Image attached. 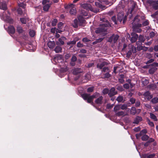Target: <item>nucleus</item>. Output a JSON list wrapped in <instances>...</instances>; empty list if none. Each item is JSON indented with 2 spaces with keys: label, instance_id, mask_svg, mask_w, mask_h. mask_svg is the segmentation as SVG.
<instances>
[{
  "label": "nucleus",
  "instance_id": "obj_39",
  "mask_svg": "<svg viewBox=\"0 0 158 158\" xmlns=\"http://www.w3.org/2000/svg\"><path fill=\"white\" fill-rule=\"evenodd\" d=\"M94 88L93 87H91L88 88L87 89V92L89 93L92 92L94 90Z\"/></svg>",
  "mask_w": 158,
  "mask_h": 158
},
{
  "label": "nucleus",
  "instance_id": "obj_8",
  "mask_svg": "<svg viewBox=\"0 0 158 158\" xmlns=\"http://www.w3.org/2000/svg\"><path fill=\"white\" fill-rule=\"evenodd\" d=\"M117 94V92L115 91V89L113 87L111 88L110 90L109 93H108V95L111 97L114 95L116 94Z\"/></svg>",
  "mask_w": 158,
  "mask_h": 158
},
{
  "label": "nucleus",
  "instance_id": "obj_57",
  "mask_svg": "<svg viewBox=\"0 0 158 158\" xmlns=\"http://www.w3.org/2000/svg\"><path fill=\"white\" fill-rule=\"evenodd\" d=\"M143 46H137V49L138 51H140L143 50Z\"/></svg>",
  "mask_w": 158,
  "mask_h": 158
},
{
  "label": "nucleus",
  "instance_id": "obj_40",
  "mask_svg": "<svg viewBox=\"0 0 158 158\" xmlns=\"http://www.w3.org/2000/svg\"><path fill=\"white\" fill-rule=\"evenodd\" d=\"M18 5L19 6L23 8H24L26 6V4L23 3H18Z\"/></svg>",
  "mask_w": 158,
  "mask_h": 158
},
{
  "label": "nucleus",
  "instance_id": "obj_43",
  "mask_svg": "<svg viewBox=\"0 0 158 158\" xmlns=\"http://www.w3.org/2000/svg\"><path fill=\"white\" fill-rule=\"evenodd\" d=\"M20 21L21 23L23 24H26V19L24 18H22L20 19Z\"/></svg>",
  "mask_w": 158,
  "mask_h": 158
},
{
  "label": "nucleus",
  "instance_id": "obj_49",
  "mask_svg": "<svg viewBox=\"0 0 158 158\" xmlns=\"http://www.w3.org/2000/svg\"><path fill=\"white\" fill-rule=\"evenodd\" d=\"M147 133V131L146 129L142 130L140 132L141 134L142 135L143 134H145Z\"/></svg>",
  "mask_w": 158,
  "mask_h": 158
},
{
  "label": "nucleus",
  "instance_id": "obj_58",
  "mask_svg": "<svg viewBox=\"0 0 158 158\" xmlns=\"http://www.w3.org/2000/svg\"><path fill=\"white\" fill-rule=\"evenodd\" d=\"M145 106L148 109H150L151 108V106L148 104H144Z\"/></svg>",
  "mask_w": 158,
  "mask_h": 158
},
{
  "label": "nucleus",
  "instance_id": "obj_13",
  "mask_svg": "<svg viewBox=\"0 0 158 158\" xmlns=\"http://www.w3.org/2000/svg\"><path fill=\"white\" fill-rule=\"evenodd\" d=\"M82 7L88 10L90 9V10H91V6L90 4H87V3H84L82 4L81 5Z\"/></svg>",
  "mask_w": 158,
  "mask_h": 158
},
{
  "label": "nucleus",
  "instance_id": "obj_26",
  "mask_svg": "<svg viewBox=\"0 0 158 158\" xmlns=\"http://www.w3.org/2000/svg\"><path fill=\"white\" fill-rule=\"evenodd\" d=\"M105 62H102L101 64H98L97 65V68L101 69L105 65Z\"/></svg>",
  "mask_w": 158,
  "mask_h": 158
},
{
  "label": "nucleus",
  "instance_id": "obj_9",
  "mask_svg": "<svg viewBox=\"0 0 158 158\" xmlns=\"http://www.w3.org/2000/svg\"><path fill=\"white\" fill-rule=\"evenodd\" d=\"M143 96H144L145 98L148 100L151 99L152 97V96L151 94L148 91L145 92Z\"/></svg>",
  "mask_w": 158,
  "mask_h": 158
},
{
  "label": "nucleus",
  "instance_id": "obj_38",
  "mask_svg": "<svg viewBox=\"0 0 158 158\" xmlns=\"http://www.w3.org/2000/svg\"><path fill=\"white\" fill-rule=\"evenodd\" d=\"M29 35L32 37H33L35 35V32L33 30L29 32Z\"/></svg>",
  "mask_w": 158,
  "mask_h": 158
},
{
  "label": "nucleus",
  "instance_id": "obj_55",
  "mask_svg": "<svg viewBox=\"0 0 158 158\" xmlns=\"http://www.w3.org/2000/svg\"><path fill=\"white\" fill-rule=\"evenodd\" d=\"M123 87L125 88L128 89L129 87V84L126 83L124 84V85H123Z\"/></svg>",
  "mask_w": 158,
  "mask_h": 158
},
{
  "label": "nucleus",
  "instance_id": "obj_15",
  "mask_svg": "<svg viewBox=\"0 0 158 158\" xmlns=\"http://www.w3.org/2000/svg\"><path fill=\"white\" fill-rule=\"evenodd\" d=\"M128 47L129 49L131 50V51L133 53H135L136 52V49L134 46L132 45H129Z\"/></svg>",
  "mask_w": 158,
  "mask_h": 158
},
{
  "label": "nucleus",
  "instance_id": "obj_27",
  "mask_svg": "<svg viewBox=\"0 0 158 158\" xmlns=\"http://www.w3.org/2000/svg\"><path fill=\"white\" fill-rule=\"evenodd\" d=\"M157 69L155 67H153L150 69L149 70V72L150 73L152 74L156 71Z\"/></svg>",
  "mask_w": 158,
  "mask_h": 158
},
{
  "label": "nucleus",
  "instance_id": "obj_7",
  "mask_svg": "<svg viewBox=\"0 0 158 158\" xmlns=\"http://www.w3.org/2000/svg\"><path fill=\"white\" fill-rule=\"evenodd\" d=\"M132 37L130 39V41L132 43L135 42L138 38V35L135 33H131Z\"/></svg>",
  "mask_w": 158,
  "mask_h": 158
},
{
  "label": "nucleus",
  "instance_id": "obj_24",
  "mask_svg": "<svg viewBox=\"0 0 158 158\" xmlns=\"http://www.w3.org/2000/svg\"><path fill=\"white\" fill-rule=\"evenodd\" d=\"M156 2L153 1L152 0H149L147 1V4L150 6H153L155 4Z\"/></svg>",
  "mask_w": 158,
  "mask_h": 158
},
{
  "label": "nucleus",
  "instance_id": "obj_12",
  "mask_svg": "<svg viewBox=\"0 0 158 158\" xmlns=\"http://www.w3.org/2000/svg\"><path fill=\"white\" fill-rule=\"evenodd\" d=\"M82 71L80 68H76L73 70V73L74 75H77L79 73H81Z\"/></svg>",
  "mask_w": 158,
  "mask_h": 158
},
{
  "label": "nucleus",
  "instance_id": "obj_50",
  "mask_svg": "<svg viewBox=\"0 0 158 158\" xmlns=\"http://www.w3.org/2000/svg\"><path fill=\"white\" fill-rule=\"evenodd\" d=\"M82 41L83 42H89V41H90V40L88 39L87 38H83L82 39Z\"/></svg>",
  "mask_w": 158,
  "mask_h": 158
},
{
  "label": "nucleus",
  "instance_id": "obj_32",
  "mask_svg": "<svg viewBox=\"0 0 158 158\" xmlns=\"http://www.w3.org/2000/svg\"><path fill=\"white\" fill-rule=\"evenodd\" d=\"M151 102L153 104H155L158 102V98L156 97L153 98L151 100Z\"/></svg>",
  "mask_w": 158,
  "mask_h": 158
},
{
  "label": "nucleus",
  "instance_id": "obj_60",
  "mask_svg": "<svg viewBox=\"0 0 158 158\" xmlns=\"http://www.w3.org/2000/svg\"><path fill=\"white\" fill-rule=\"evenodd\" d=\"M94 64L93 63H89L88 64L87 67L88 68H90L94 66Z\"/></svg>",
  "mask_w": 158,
  "mask_h": 158
},
{
  "label": "nucleus",
  "instance_id": "obj_53",
  "mask_svg": "<svg viewBox=\"0 0 158 158\" xmlns=\"http://www.w3.org/2000/svg\"><path fill=\"white\" fill-rule=\"evenodd\" d=\"M140 105V102L139 101H137L135 104V106L137 107L139 106Z\"/></svg>",
  "mask_w": 158,
  "mask_h": 158
},
{
  "label": "nucleus",
  "instance_id": "obj_51",
  "mask_svg": "<svg viewBox=\"0 0 158 158\" xmlns=\"http://www.w3.org/2000/svg\"><path fill=\"white\" fill-rule=\"evenodd\" d=\"M155 155L154 154L150 155L147 156L148 158H155Z\"/></svg>",
  "mask_w": 158,
  "mask_h": 158
},
{
  "label": "nucleus",
  "instance_id": "obj_25",
  "mask_svg": "<svg viewBox=\"0 0 158 158\" xmlns=\"http://www.w3.org/2000/svg\"><path fill=\"white\" fill-rule=\"evenodd\" d=\"M137 111L135 107H132L130 111L131 114L134 115L136 113Z\"/></svg>",
  "mask_w": 158,
  "mask_h": 158
},
{
  "label": "nucleus",
  "instance_id": "obj_62",
  "mask_svg": "<svg viewBox=\"0 0 158 158\" xmlns=\"http://www.w3.org/2000/svg\"><path fill=\"white\" fill-rule=\"evenodd\" d=\"M142 135L140 133L136 135V137L137 139H138Z\"/></svg>",
  "mask_w": 158,
  "mask_h": 158
},
{
  "label": "nucleus",
  "instance_id": "obj_2",
  "mask_svg": "<svg viewBox=\"0 0 158 158\" xmlns=\"http://www.w3.org/2000/svg\"><path fill=\"white\" fill-rule=\"evenodd\" d=\"M138 16H135L134 19V21L132 23V28L134 31L139 32L141 31V30L139 27H142V24L139 23V19L138 18Z\"/></svg>",
  "mask_w": 158,
  "mask_h": 158
},
{
  "label": "nucleus",
  "instance_id": "obj_3",
  "mask_svg": "<svg viewBox=\"0 0 158 158\" xmlns=\"http://www.w3.org/2000/svg\"><path fill=\"white\" fill-rule=\"evenodd\" d=\"M99 95V94L98 93H96L90 96L89 94H84L81 95L82 98L85 100H87L88 103H90L92 102L94 99L98 97Z\"/></svg>",
  "mask_w": 158,
  "mask_h": 158
},
{
  "label": "nucleus",
  "instance_id": "obj_31",
  "mask_svg": "<svg viewBox=\"0 0 158 158\" xmlns=\"http://www.w3.org/2000/svg\"><path fill=\"white\" fill-rule=\"evenodd\" d=\"M150 114L151 118L153 119L154 121L157 120L156 117L154 114L152 113H150Z\"/></svg>",
  "mask_w": 158,
  "mask_h": 158
},
{
  "label": "nucleus",
  "instance_id": "obj_47",
  "mask_svg": "<svg viewBox=\"0 0 158 158\" xmlns=\"http://www.w3.org/2000/svg\"><path fill=\"white\" fill-rule=\"evenodd\" d=\"M112 20L114 22V23L116 24H117L116 17L115 16H113L112 18Z\"/></svg>",
  "mask_w": 158,
  "mask_h": 158
},
{
  "label": "nucleus",
  "instance_id": "obj_33",
  "mask_svg": "<svg viewBox=\"0 0 158 158\" xmlns=\"http://www.w3.org/2000/svg\"><path fill=\"white\" fill-rule=\"evenodd\" d=\"M139 40L140 42H143L145 41V39L143 36L142 35H140L139 36Z\"/></svg>",
  "mask_w": 158,
  "mask_h": 158
},
{
  "label": "nucleus",
  "instance_id": "obj_37",
  "mask_svg": "<svg viewBox=\"0 0 158 158\" xmlns=\"http://www.w3.org/2000/svg\"><path fill=\"white\" fill-rule=\"evenodd\" d=\"M109 90L108 89L106 88L104 89L102 91V93L104 94H108L109 93Z\"/></svg>",
  "mask_w": 158,
  "mask_h": 158
},
{
  "label": "nucleus",
  "instance_id": "obj_6",
  "mask_svg": "<svg viewBox=\"0 0 158 158\" xmlns=\"http://www.w3.org/2000/svg\"><path fill=\"white\" fill-rule=\"evenodd\" d=\"M119 37V36L118 35H114L113 34L109 38L108 42L111 43L113 41L114 43H115L116 42Z\"/></svg>",
  "mask_w": 158,
  "mask_h": 158
},
{
  "label": "nucleus",
  "instance_id": "obj_22",
  "mask_svg": "<svg viewBox=\"0 0 158 158\" xmlns=\"http://www.w3.org/2000/svg\"><path fill=\"white\" fill-rule=\"evenodd\" d=\"M50 5L49 3H47L44 5L43 10L45 11H48L50 7Z\"/></svg>",
  "mask_w": 158,
  "mask_h": 158
},
{
  "label": "nucleus",
  "instance_id": "obj_52",
  "mask_svg": "<svg viewBox=\"0 0 158 158\" xmlns=\"http://www.w3.org/2000/svg\"><path fill=\"white\" fill-rule=\"evenodd\" d=\"M135 101V98H131L130 99V102L132 104H134Z\"/></svg>",
  "mask_w": 158,
  "mask_h": 158
},
{
  "label": "nucleus",
  "instance_id": "obj_64",
  "mask_svg": "<svg viewBox=\"0 0 158 158\" xmlns=\"http://www.w3.org/2000/svg\"><path fill=\"white\" fill-rule=\"evenodd\" d=\"M154 50L156 51H158V46H155L154 47Z\"/></svg>",
  "mask_w": 158,
  "mask_h": 158
},
{
  "label": "nucleus",
  "instance_id": "obj_20",
  "mask_svg": "<svg viewBox=\"0 0 158 158\" xmlns=\"http://www.w3.org/2000/svg\"><path fill=\"white\" fill-rule=\"evenodd\" d=\"M142 84L144 86L147 85L149 83L148 81L145 78H143L142 79Z\"/></svg>",
  "mask_w": 158,
  "mask_h": 158
},
{
  "label": "nucleus",
  "instance_id": "obj_17",
  "mask_svg": "<svg viewBox=\"0 0 158 158\" xmlns=\"http://www.w3.org/2000/svg\"><path fill=\"white\" fill-rule=\"evenodd\" d=\"M142 120V118L141 117L137 116L134 119L133 123H134L138 124Z\"/></svg>",
  "mask_w": 158,
  "mask_h": 158
},
{
  "label": "nucleus",
  "instance_id": "obj_41",
  "mask_svg": "<svg viewBox=\"0 0 158 158\" xmlns=\"http://www.w3.org/2000/svg\"><path fill=\"white\" fill-rule=\"evenodd\" d=\"M76 43V41L75 40H73L72 41H70V42H69L67 43V44L69 45H70L71 44L73 45L75 44Z\"/></svg>",
  "mask_w": 158,
  "mask_h": 158
},
{
  "label": "nucleus",
  "instance_id": "obj_23",
  "mask_svg": "<svg viewBox=\"0 0 158 158\" xmlns=\"http://www.w3.org/2000/svg\"><path fill=\"white\" fill-rule=\"evenodd\" d=\"M16 30L19 33H22L24 31L22 27L19 26H17Z\"/></svg>",
  "mask_w": 158,
  "mask_h": 158
},
{
  "label": "nucleus",
  "instance_id": "obj_45",
  "mask_svg": "<svg viewBox=\"0 0 158 158\" xmlns=\"http://www.w3.org/2000/svg\"><path fill=\"white\" fill-rule=\"evenodd\" d=\"M110 75L108 73H106L104 75V77L106 78H108L110 77Z\"/></svg>",
  "mask_w": 158,
  "mask_h": 158
},
{
  "label": "nucleus",
  "instance_id": "obj_59",
  "mask_svg": "<svg viewBox=\"0 0 158 158\" xmlns=\"http://www.w3.org/2000/svg\"><path fill=\"white\" fill-rule=\"evenodd\" d=\"M155 35V33L154 32H152L150 33V37L151 38H152Z\"/></svg>",
  "mask_w": 158,
  "mask_h": 158
},
{
  "label": "nucleus",
  "instance_id": "obj_10",
  "mask_svg": "<svg viewBox=\"0 0 158 158\" xmlns=\"http://www.w3.org/2000/svg\"><path fill=\"white\" fill-rule=\"evenodd\" d=\"M47 45L50 48L52 49L55 46V43L54 41H49Z\"/></svg>",
  "mask_w": 158,
  "mask_h": 158
},
{
  "label": "nucleus",
  "instance_id": "obj_61",
  "mask_svg": "<svg viewBox=\"0 0 158 158\" xmlns=\"http://www.w3.org/2000/svg\"><path fill=\"white\" fill-rule=\"evenodd\" d=\"M77 45L78 47H81L83 46V44H81L80 42H79L77 43Z\"/></svg>",
  "mask_w": 158,
  "mask_h": 158
},
{
  "label": "nucleus",
  "instance_id": "obj_29",
  "mask_svg": "<svg viewBox=\"0 0 158 158\" xmlns=\"http://www.w3.org/2000/svg\"><path fill=\"white\" fill-rule=\"evenodd\" d=\"M116 115L117 116H124V115H125L123 111H118V112H117L116 113Z\"/></svg>",
  "mask_w": 158,
  "mask_h": 158
},
{
  "label": "nucleus",
  "instance_id": "obj_35",
  "mask_svg": "<svg viewBox=\"0 0 158 158\" xmlns=\"http://www.w3.org/2000/svg\"><path fill=\"white\" fill-rule=\"evenodd\" d=\"M120 105V107H121V109L123 110H125L127 109V105L125 104H123V105Z\"/></svg>",
  "mask_w": 158,
  "mask_h": 158
},
{
  "label": "nucleus",
  "instance_id": "obj_14",
  "mask_svg": "<svg viewBox=\"0 0 158 158\" xmlns=\"http://www.w3.org/2000/svg\"><path fill=\"white\" fill-rule=\"evenodd\" d=\"M7 8L5 2L0 3V9L3 10H6Z\"/></svg>",
  "mask_w": 158,
  "mask_h": 158
},
{
  "label": "nucleus",
  "instance_id": "obj_56",
  "mask_svg": "<svg viewBox=\"0 0 158 158\" xmlns=\"http://www.w3.org/2000/svg\"><path fill=\"white\" fill-rule=\"evenodd\" d=\"M17 12L19 14H21L22 13V11L20 8H19L17 10Z\"/></svg>",
  "mask_w": 158,
  "mask_h": 158
},
{
  "label": "nucleus",
  "instance_id": "obj_16",
  "mask_svg": "<svg viewBox=\"0 0 158 158\" xmlns=\"http://www.w3.org/2000/svg\"><path fill=\"white\" fill-rule=\"evenodd\" d=\"M103 98L102 96H100L95 101V103L98 104H102Z\"/></svg>",
  "mask_w": 158,
  "mask_h": 158
},
{
  "label": "nucleus",
  "instance_id": "obj_54",
  "mask_svg": "<svg viewBox=\"0 0 158 158\" xmlns=\"http://www.w3.org/2000/svg\"><path fill=\"white\" fill-rule=\"evenodd\" d=\"M77 59V57L75 56H73L72 57L71 60L72 61L74 62L76 61Z\"/></svg>",
  "mask_w": 158,
  "mask_h": 158
},
{
  "label": "nucleus",
  "instance_id": "obj_21",
  "mask_svg": "<svg viewBox=\"0 0 158 158\" xmlns=\"http://www.w3.org/2000/svg\"><path fill=\"white\" fill-rule=\"evenodd\" d=\"M66 40V38L64 36H62L59 39V41L61 45L64 44V41Z\"/></svg>",
  "mask_w": 158,
  "mask_h": 158
},
{
  "label": "nucleus",
  "instance_id": "obj_1",
  "mask_svg": "<svg viewBox=\"0 0 158 158\" xmlns=\"http://www.w3.org/2000/svg\"><path fill=\"white\" fill-rule=\"evenodd\" d=\"M102 20L105 23L100 24L99 27L96 29L95 32L96 33H100L104 36L107 34V29L109 27H111V25L107 20L103 19Z\"/></svg>",
  "mask_w": 158,
  "mask_h": 158
},
{
  "label": "nucleus",
  "instance_id": "obj_30",
  "mask_svg": "<svg viewBox=\"0 0 158 158\" xmlns=\"http://www.w3.org/2000/svg\"><path fill=\"white\" fill-rule=\"evenodd\" d=\"M149 137L146 135H144L142 136L141 139L143 141H146L148 139Z\"/></svg>",
  "mask_w": 158,
  "mask_h": 158
},
{
  "label": "nucleus",
  "instance_id": "obj_34",
  "mask_svg": "<svg viewBox=\"0 0 158 158\" xmlns=\"http://www.w3.org/2000/svg\"><path fill=\"white\" fill-rule=\"evenodd\" d=\"M78 21L77 19L74 20V24L73 25V27L75 28H77L78 27Z\"/></svg>",
  "mask_w": 158,
  "mask_h": 158
},
{
  "label": "nucleus",
  "instance_id": "obj_11",
  "mask_svg": "<svg viewBox=\"0 0 158 158\" xmlns=\"http://www.w3.org/2000/svg\"><path fill=\"white\" fill-rule=\"evenodd\" d=\"M8 31L9 34L14 33L15 31L14 27L11 26L8 27Z\"/></svg>",
  "mask_w": 158,
  "mask_h": 158
},
{
  "label": "nucleus",
  "instance_id": "obj_5",
  "mask_svg": "<svg viewBox=\"0 0 158 158\" xmlns=\"http://www.w3.org/2000/svg\"><path fill=\"white\" fill-rule=\"evenodd\" d=\"M65 8H71L70 13L71 14L74 15L76 13V11L75 8L74 7V5L73 4H70L68 5L65 6Z\"/></svg>",
  "mask_w": 158,
  "mask_h": 158
},
{
  "label": "nucleus",
  "instance_id": "obj_63",
  "mask_svg": "<svg viewBox=\"0 0 158 158\" xmlns=\"http://www.w3.org/2000/svg\"><path fill=\"white\" fill-rule=\"evenodd\" d=\"M154 141V139L152 138H150L148 141V142L149 143H151L153 142Z\"/></svg>",
  "mask_w": 158,
  "mask_h": 158
},
{
  "label": "nucleus",
  "instance_id": "obj_4",
  "mask_svg": "<svg viewBox=\"0 0 158 158\" xmlns=\"http://www.w3.org/2000/svg\"><path fill=\"white\" fill-rule=\"evenodd\" d=\"M127 17L126 15L124 16L123 12H121L118 13V20L121 22L123 20V23L124 24L127 20Z\"/></svg>",
  "mask_w": 158,
  "mask_h": 158
},
{
  "label": "nucleus",
  "instance_id": "obj_46",
  "mask_svg": "<svg viewBox=\"0 0 158 158\" xmlns=\"http://www.w3.org/2000/svg\"><path fill=\"white\" fill-rule=\"evenodd\" d=\"M129 50L127 54V56L128 57H129L131 55L132 53H133L131 51V50L130 49Z\"/></svg>",
  "mask_w": 158,
  "mask_h": 158
},
{
  "label": "nucleus",
  "instance_id": "obj_48",
  "mask_svg": "<svg viewBox=\"0 0 158 158\" xmlns=\"http://www.w3.org/2000/svg\"><path fill=\"white\" fill-rule=\"evenodd\" d=\"M57 22V20L56 19H54L52 22V26H55Z\"/></svg>",
  "mask_w": 158,
  "mask_h": 158
},
{
  "label": "nucleus",
  "instance_id": "obj_36",
  "mask_svg": "<svg viewBox=\"0 0 158 158\" xmlns=\"http://www.w3.org/2000/svg\"><path fill=\"white\" fill-rule=\"evenodd\" d=\"M149 22L148 20H146L145 21H144L142 23V25L143 26H145L148 25Z\"/></svg>",
  "mask_w": 158,
  "mask_h": 158
},
{
  "label": "nucleus",
  "instance_id": "obj_18",
  "mask_svg": "<svg viewBox=\"0 0 158 158\" xmlns=\"http://www.w3.org/2000/svg\"><path fill=\"white\" fill-rule=\"evenodd\" d=\"M62 48L59 46H57L54 49V51L56 53H59L62 52Z\"/></svg>",
  "mask_w": 158,
  "mask_h": 158
},
{
  "label": "nucleus",
  "instance_id": "obj_42",
  "mask_svg": "<svg viewBox=\"0 0 158 158\" xmlns=\"http://www.w3.org/2000/svg\"><path fill=\"white\" fill-rule=\"evenodd\" d=\"M155 4L153 6V8L155 10L158 9V0L156 2Z\"/></svg>",
  "mask_w": 158,
  "mask_h": 158
},
{
  "label": "nucleus",
  "instance_id": "obj_19",
  "mask_svg": "<svg viewBox=\"0 0 158 158\" xmlns=\"http://www.w3.org/2000/svg\"><path fill=\"white\" fill-rule=\"evenodd\" d=\"M121 109L120 105H116L114 107V111L116 113L118 112V111Z\"/></svg>",
  "mask_w": 158,
  "mask_h": 158
},
{
  "label": "nucleus",
  "instance_id": "obj_44",
  "mask_svg": "<svg viewBox=\"0 0 158 158\" xmlns=\"http://www.w3.org/2000/svg\"><path fill=\"white\" fill-rule=\"evenodd\" d=\"M114 106V104H107V106H106L107 108L108 109H110L113 107Z\"/></svg>",
  "mask_w": 158,
  "mask_h": 158
},
{
  "label": "nucleus",
  "instance_id": "obj_28",
  "mask_svg": "<svg viewBox=\"0 0 158 158\" xmlns=\"http://www.w3.org/2000/svg\"><path fill=\"white\" fill-rule=\"evenodd\" d=\"M123 96H119L116 98V100L119 102H122L123 100Z\"/></svg>",
  "mask_w": 158,
  "mask_h": 158
}]
</instances>
